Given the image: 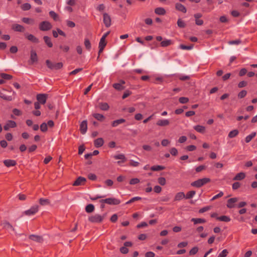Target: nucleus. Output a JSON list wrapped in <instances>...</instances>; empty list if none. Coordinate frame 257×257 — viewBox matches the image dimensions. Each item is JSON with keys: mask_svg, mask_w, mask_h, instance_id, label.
<instances>
[{"mask_svg": "<svg viewBox=\"0 0 257 257\" xmlns=\"http://www.w3.org/2000/svg\"><path fill=\"white\" fill-rule=\"evenodd\" d=\"M46 64L48 68L52 70H58L62 68L63 66L62 62H53L50 60L46 61Z\"/></svg>", "mask_w": 257, "mask_h": 257, "instance_id": "obj_1", "label": "nucleus"}, {"mask_svg": "<svg viewBox=\"0 0 257 257\" xmlns=\"http://www.w3.org/2000/svg\"><path fill=\"white\" fill-rule=\"evenodd\" d=\"M105 216L106 215L105 214L102 215L98 214L92 215L89 216L88 221L94 223H100L103 221Z\"/></svg>", "mask_w": 257, "mask_h": 257, "instance_id": "obj_2", "label": "nucleus"}, {"mask_svg": "<svg viewBox=\"0 0 257 257\" xmlns=\"http://www.w3.org/2000/svg\"><path fill=\"white\" fill-rule=\"evenodd\" d=\"M210 182V179L208 178H204L202 179H198L191 183V185L193 187L197 188H200L205 184Z\"/></svg>", "mask_w": 257, "mask_h": 257, "instance_id": "obj_3", "label": "nucleus"}, {"mask_svg": "<svg viewBox=\"0 0 257 257\" xmlns=\"http://www.w3.org/2000/svg\"><path fill=\"white\" fill-rule=\"evenodd\" d=\"M101 203H106L109 205H118L120 203V201L114 198H108L105 199L100 200Z\"/></svg>", "mask_w": 257, "mask_h": 257, "instance_id": "obj_4", "label": "nucleus"}, {"mask_svg": "<svg viewBox=\"0 0 257 257\" xmlns=\"http://www.w3.org/2000/svg\"><path fill=\"white\" fill-rule=\"evenodd\" d=\"M52 28V24L48 21H45L41 22L39 24V29L42 31H47Z\"/></svg>", "mask_w": 257, "mask_h": 257, "instance_id": "obj_5", "label": "nucleus"}, {"mask_svg": "<svg viewBox=\"0 0 257 257\" xmlns=\"http://www.w3.org/2000/svg\"><path fill=\"white\" fill-rule=\"evenodd\" d=\"M39 206L38 205H35L32 206L29 209L26 210L24 213L26 215H34L38 211Z\"/></svg>", "mask_w": 257, "mask_h": 257, "instance_id": "obj_6", "label": "nucleus"}, {"mask_svg": "<svg viewBox=\"0 0 257 257\" xmlns=\"http://www.w3.org/2000/svg\"><path fill=\"white\" fill-rule=\"evenodd\" d=\"M36 97L39 102L42 104H44L46 102L48 94L44 93L38 94Z\"/></svg>", "mask_w": 257, "mask_h": 257, "instance_id": "obj_7", "label": "nucleus"}, {"mask_svg": "<svg viewBox=\"0 0 257 257\" xmlns=\"http://www.w3.org/2000/svg\"><path fill=\"white\" fill-rule=\"evenodd\" d=\"M103 21L105 27L107 28L111 26V20L110 16L107 13H104L103 15Z\"/></svg>", "mask_w": 257, "mask_h": 257, "instance_id": "obj_8", "label": "nucleus"}, {"mask_svg": "<svg viewBox=\"0 0 257 257\" xmlns=\"http://www.w3.org/2000/svg\"><path fill=\"white\" fill-rule=\"evenodd\" d=\"M17 126L16 122L12 120H9L4 126L5 131H9L10 128H15Z\"/></svg>", "mask_w": 257, "mask_h": 257, "instance_id": "obj_9", "label": "nucleus"}, {"mask_svg": "<svg viewBox=\"0 0 257 257\" xmlns=\"http://www.w3.org/2000/svg\"><path fill=\"white\" fill-rule=\"evenodd\" d=\"M86 181V179L84 177L80 176L77 178L72 185L75 186L83 185L85 183Z\"/></svg>", "mask_w": 257, "mask_h": 257, "instance_id": "obj_10", "label": "nucleus"}, {"mask_svg": "<svg viewBox=\"0 0 257 257\" xmlns=\"http://www.w3.org/2000/svg\"><path fill=\"white\" fill-rule=\"evenodd\" d=\"M12 29L15 32H24L25 30L24 27L22 25L15 24L12 26Z\"/></svg>", "mask_w": 257, "mask_h": 257, "instance_id": "obj_11", "label": "nucleus"}, {"mask_svg": "<svg viewBox=\"0 0 257 257\" xmlns=\"http://www.w3.org/2000/svg\"><path fill=\"white\" fill-rule=\"evenodd\" d=\"M25 37L26 39H27L28 40L32 42V43H36V44L39 43V39L37 38V37H36L35 36H34L32 34H26L25 35Z\"/></svg>", "mask_w": 257, "mask_h": 257, "instance_id": "obj_12", "label": "nucleus"}, {"mask_svg": "<svg viewBox=\"0 0 257 257\" xmlns=\"http://www.w3.org/2000/svg\"><path fill=\"white\" fill-rule=\"evenodd\" d=\"M238 200V198L234 197L229 199L227 202V207L228 208H232L235 206V203Z\"/></svg>", "mask_w": 257, "mask_h": 257, "instance_id": "obj_13", "label": "nucleus"}, {"mask_svg": "<svg viewBox=\"0 0 257 257\" xmlns=\"http://www.w3.org/2000/svg\"><path fill=\"white\" fill-rule=\"evenodd\" d=\"M87 130V121L85 120L81 122L80 125V131L83 135L85 134Z\"/></svg>", "mask_w": 257, "mask_h": 257, "instance_id": "obj_14", "label": "nucleus"}, {"mask_svg": "<svg viewBox=\"0 0 257 257\" xmlns=\"http://www.w3.org/2000/svg\"><path fill=\"white\" fill-rule=\"evenodd\" d=\"M3 163L7 167H14L17 165V162L14 160H5Z\"/></svg>", "mask_w": 257, "mask_h": 257, "instance_id": "obj_15", "label": "nucleus"}, {"mask_svg": "<svg viewBox=\"0 0 257 257\" xmlns=\"http://www.w3.org/2000/svg\"><path fill=\"white\" fill-rule=\"evenodd\" d=\"M30 60L32 64L37 62L38 60L36 52L34 50L31 51Z\"/></svg>", "mask_w": 257, "mask_h": 257, "instance_id": "obj_16", "label": "nucleus"}, {"mask_svg": "<svg viewBox=\"0 0 257 257\" xmlns=\"http://www.w3.org/2000/svg\"><path fill=\"white\" fill-rule=\"evenodd\" d=\"M29 238L37 242H41L43 240L42 236L35 234H31L29 235Z\"/></svg>", "mask_w": 257, "mask_h": 257, "instance_id": "obj_17", "label": "nucleus"}, {"mask_svg": "<svg viewBox=\"0 0 257 257\" xmlns=\"http://www.w3.org/2000/svg\"><path fill=\"white\" fill-rule=\"evenodd\" d=\"M175 9L176 10L183 13H186L187 12V9L185 7L180 3H177L175 4Z\"/></svg>", "mask_w": 257, "mask_h": 257, "instance_id": "obj_18", "label": "nucleus"}, {"mask_svg": "<svg viewBox=\"0 0 257 257\" xmlns=\"http://www.w3.org/2000/svg\"><path fill=\"white\" fill-rule=\"evenodd\" d=\"M170 124V121L168 119H159L156 123V124L160 126H167Z\"/></svg>", "mask_w": 257, "mask_h": 257, "instance_id": "obj_19", "label": "nucleus"}, {"mask_svg": "<svg viewBox=\"0 0 257 257\" xmlns=\"http://www.w3.org/2000/svg\"><path fill=\"white\" fill-rule=\"evenodd\" d=\"M104 144V141L102 138H99L94 140V145L96 148L102 147Z\"/></svg>", "mask_w": 257, "mask_h": 257, "instance_id": "obj_20", "label": "nucleus"}, {"mask_svg": "<svg viewBox=\"0 0 257 257\" xmlns=\"http://www.w3.org/2000/svg\"><path fill=\"white\" fill-rule=\"evenodd\" d=\"M245 177V174L243 172H240L237 174L233 178L234 181L242 180Z\"/></svg>", "mask_w": 257, "mask_h": 257, "instance_id": "obj_21", "label": "nucleus"}, {"mask_svg": "<svg viewBox=\"0 0 257 257\" xmlns=\"http://www.w3.org/2000/svg\"><path fill=\"white\" fill-rule=\"evenodd\" d=\"M185 198V195L184 192H180L177 193L174 197V201H180Z\"/></svg>", "mask_w": 257, "mask_h": 257, "instance_id": "obj_22", "label": "nucleus"}, {"mask_svg": "<svg viewBox=\"0 0 257 257\" xmlns=\"http://www.w3.org/2000/svg\"><path fill=\"white\" fill-rule=\"evenodd\" d=\"M44 41L45 44L48 46L49 48H52L53 47V43L51 41V38L47 36H45L43 37Z\"/></svg>", "mask_w": 257, "mask_h": 257, "instance_id": "obj_23", "label": "nucleus"}, {"mask_svg": "<svg viewBox=\"0 0 257 257\" xmlns=\"http://www.w3.org/2000/svg\"><path fill=\"white\" fill-rule=\"evenodd\" d=\"M193 128L197 132L201 133V134L204 133L205 131V126H202V125H195V126H194Z\"/></svg>", "mask_w": 257, "mask_h": 257, "instance_id": "obj_24", "label": "nucleus"}, {"mask_svg": "<svg viewBox=\"0 0 257 257\" xmlns=\"http://www.w3.org/2000/svg\"><path fill=\"white\" fill-rule=\"evenodd\" d=\"M173 44L172 41L171 40L165 39L161 42V46L162 47H168Z\"/></svg>", "mask_w": 257, "mask_h": 257, "instance_id": "obj_25", "label": "nucleus"}, {"mask_svg": "<svg viewBox=\"0 0 257 257\" xmlns=\"http://www.w3.org/2000/svg\"><path fill=\"white\" fill-rule=\"evenodd\" d=\"M50 17L52 18L54 21L57 22L59 20V18L58 15L56 14L55 12L51 11L49 13Z\"/></svg>", "mask_w": 257, "mask_h": 257, "instance_id": "obj_26", "label": "nucleus"}, {"mask_svg": "<svg viewBox=\"0 0 257 257\" xmlns=\"http://www.w3.org/2000/svg\"><path fill=\"white\" fill-rule=\"evenodd\" d=\"M191 221L193 222L194 224H198V223H204L206 222V220L203 218H193L191 219Z\"/></svg>", "mask_w": 257, "mask_h": 257, "instance_id": "obj_27", "label": "nucleus"}, {"mask_svg": "<svg viewBox=\"0 0 257 257\" xmlns=\"http://www.w3.org/2000/svg\"><path fill=\"white\" fill-rule=\"evenodd\" d=\"M155 13L159 15H164L166 14L165 10L163 8H157L155 10Z\"/></svg>", "mask_w": 257, "mask_h": 257, "instance_id": "obj_28", "label": "nucleus"}, {"mask_svg": "<svg viewBox=\"0 0 257 257\" xmlns=\"http://www.w3.org/2000/svg\"><path fill=\"white\" fill-rule=\"evenodd\" d=\"M125 121V120L124 119H123V118H120V119H117V120H114L112 122V126L113 127H116L118 124L122 123L124 122Z\"/></svg>", "mask_w": 257, "mask_h": 257, "instance_id": "obj_29", "label": "nucleus"}, {"mask_svg": "<svg viewBox=\"0 0 257 257\" xmlns=\"http://www.w3.org/2000/svg\"><path fill=\"white\" fill-rule=\"evenodd\" d=\"M256 136V133L255 132H252L250 135L247 136L245 138V141L246 143H248L250 142L251 140L255 137Z\"/></svg>", "mask_w": 257, "mask_h": 257, "instance_id": "obj_30", "label": "nucleus"}, {"mask_svg": "<svg viewBox=\"0 0 257 257\" xmlns=\"http://www.w3.org/2000/svg\"><path fill=\"white\" fill-rule=\"evenodd\" d=\"M165 169V167L161 165H156L151 167V170L153 171H159L161 170H163Z\"/></svg>", "mask_w": 257, "mask_h": 257, "instance_id": "obj_31", "label": "nucleus"}, {"mask_svg": "<svg viewBox=\"0 0 257 257\" xmlns=\"http://www.w3.org/2000/svg\"><path fill=\"white\" fill-rule=\"evenodd\" d=\"M238 134L239 132L237 130H233L229 133L228 137L229 138H233L236 137Z\"/></svg>", "mask_w": 257, "mask_h": 257, "instance_id": "obj_32", "label": "nucleus"}, {"mask_svg": "<svg viewBox=\"0 0 257 257\" xmlns=\"http://www.w3.org/2000/svg\"><path fill=\"white\" fill-rule=\"evenodd\" d=\"M39 203L43 206L47 205L50 204V201L48 199L41 198L39 199Z\"/></svg>", "mask_w": 257, "mask_h": 257, "instance_id": "obj_33", "label": "nucleus"}, {"mask_svg": "<svg viewBox=\"0 0 257 257\" xmlns=\"http://www.w3.org/2000/svg\"><path fill=\"white\" fill-rule=\"evenodd\" d=\"M217 219L219 221L226 222H229L230 221V217L227 216H225V215H222V216L218 217L217 218Z\"/></svg>", "mask_w": 257, "mask_h": 257, "instance_id": "obj_34", "label": "nucleus"}, {"mask_svg": "<svg viewBox=\"0 0 257 257\" xmlns=\"http://www.w3.org/2000/svg\"><path fill=\"white\" fill-rule=\"evenodd\" d=\"M113 157L115 160H122V162H124L126 160V158H125L124 155H123L122 154L114 155V156H113Z\"/></svg>", "mask_w": 257, "mask_h": 257, "instance_id": "obj_35", "label": "nucleus"}, {"mask_svg": "<svg viewBox=\"0 0 257 257\" xmlns=\"http://www.w3.org/2000/svg\"><path fill=\"white\" fill-rule=\"evenodd\" d=\"M93 116L97 120H99V121H103L104 119V116L103 115L101 114H100V113H93Z\"/></svg>", "mask_w": 257, "mask_h": 257, "instance_id": "obj_36", "label": "nucleus"}, {"mask_svg": "<svg viewBox=\"0 0 257 257\" xmlns=\"http://www.w3.org/2000/svg\"><path fill=\"white\" fill-rule=\"evenodd\" d=\"M0 76L4 80H11L13 78V76L10 75V74H7V73H1L0 74Z\"/></svg>", "mask_w": 257, "mask_h": 257, "instance_id": "obj_37", "label": "nucleus"}, {"mask_svg": "<svg viewBox=\"0 0 257 257\" xmlns=\"http://www.w3.org/2000/svg\"><path fill=\"white\" fill-rule=\"evenodd\" d=\"M94 210V206L92 204H89L85 207V211L87 213H91Z\"/></svg>", "mask_w": 257, "mask_h": 257, "instance_id": "obj_38", "label": "nucleus"}, {"mask_svg": "<svg viewBox=\"0 0 257 257\" xmlns=\"http://www.w3.org/2000/svg\"><path fill=\"white\" fill-rule=\"evenodd\" d=\"M0 97L2 99L7 100V101H12L13 100V98L12 96H7L5 94H4L3 93H2L0 91Z\"/></svg>", "mask_w": 257, "mask_h": 257, "instance_id": "obj_39", "label": "nucleus"}, {"mask_svg": "<svg viewBox=\"0 0 257 257\" xmlns=\"http://www.w3.org/2000/svg\"><path fill=\"white\" fill-rule=\"evenodd\" d=\"M196 192L195 191H190L188 192L185 195V198L187 199H189L193 197V196L195 195Z\"/></svg>", "mask_w": 257, "mask_h": 257, "instance_id": "obj_40", "label": "nucleus"}, {"mask_svg": "<svg viewBox=\"0 0 257 257\" xmlns=\"http://www.w3.org/2000/svg\"><path fill=\"white\" fill-rule=\"evenodd\" d=\"M3 226L5 228H10L13 231L15 230V228L13 227V226L9 222L7 221H4Z\"/></svg>", "mask_w": 257, "mask_h": 257, "instance_id": "obj_41", "label": "nucleus"}, {"mask_svg": "<svg viewBox=\"0 0 257 257\" xmlns=\"http://www.w3.org/2000/svg\"><path fill=\"white\" fill-rule=\"evenodd\" d=\"M112 86L114 88L117 90H121L124 89V87L119 83H114Z\"/></svg>", "mask_w": 257, "mask_h": 257, "instance_id": "obj_42", "label": "nucleus"}, {"mask_svg": "<svg viewBox=\"0 0 257 257\" xmlns=\"http://www.w3.org/2000/svg\"><path fill=\"white\" fill-rule=\"evenodd\" d=\"M194 47V45L193 44H191L189 46H186L185 45H183V44H181L179 46V48H180L181 49H182V50H191L192 49H193Z\"/></svg>", "mask_w": 257, "mask_h": 257, "instance_id": "obj_43", "label": "nucleus"}, {"mask_svg": "<svg viewBox=\"0 0 257 257\" xmlns=\"http://www.w3.org/2000/svg\"><path fill=\"white\" fill-rule=\"evenodd\" d=\"M21 8L23 11H28L31 8V5L29 3H25L21 6Z\"/></svg>", "mask_w": 257, "mask_h": 257, "instance_id": "obj_44", "label": "nucleus"}, {"mask_svg": "<svg viewBox=\"0 0 257 257\" xmlns=\"http://www.w3.org/2000/svg\"><path fill=\"white\" fill-rule=\"evenodd\" d=\"M99 108L102 110H107L109 108V105L107 103H101L99 104Z\"/></svg>", "mask_w": 257, "mask_h": 257, "instance_id": "obj_45", "label": "nucleus"}, {"mask_svg": "<svg viewBox=\"0 0 257 257\" xmlns=\"http://www.w3.org/2000/svg\"><path fill=\"white\" fill-rule=\"evenodd\" d=\"M177 25L180 28H184L186 27V24L184 21L179 19L177 21Z\"/></svg>", "mask_w": 257, "mask_h": 257, "instance_id": "obj_46", "label": "nucleus"}, {"mask_svg": "<svg viewBox=\"0 0 257 257\" xmlns=\"http://www.w3.org/2000/svg\"><path fill=\"white\" fill-rule=\"evenodd\" d=\"M141 197H133L132 198V199H131L130 200H128V201H127L125 204H131V203H132L135 201H139V200H141Z\"/></svg>", "mask_w": 257, "mask_h": 257, "instance_id": "obj_47", "label": "nucleus"}, {"mask_svg": "<svg viewBox=\"0 0 257 257\" xmlns=\"http://www.w3.org/2000/svg\"><path fill=\"white\" fill-rule=\"evenodd\" d=\"M40 130L42 132H46L48 130L47 124L45 122H43L40 125Z\"/></svg>", "mask_w": 257, "mask_h": 257, "instance_id": "obj_48", "label": "nucleus"}, {"mask_svg": "<svg viewBox=\"0 0 257 257\" xmlns=\"http://www.w3.org/2000/svg\"><path fill=\"white\" fill-rule=\"evenodd\" d=\"M84 45H85V48L87 50H90V49H91V43L88 39H85Z\"/></svg>", "mask_w": 257, "mask_h": 257, "instance_id": "obj_49", "label": "nucleus"}, {"mask_svg": "<svg viewBox=\"0 0 257 257\" xmlns=\"http://www.w3.org/2000/svg\"><path fill=\"white\" fill-rule=\"evenodd\" d=\"M179 101L182 104H185L189 101V98L185 97H181L179 99Z\"/></svg>", "mask_w": 257, "mask_h": 257, "instance_id": "obj_50", "label": "nucleus"}, {"mask_svg": "<svg viewBox=\"0 0 257 257\" xmlns=\"http://www.w3.org/2000/svg\"><path fill=\"white\" fill-rule=\"evenodd\" d=\"M13 114L16 116H21L22 114V112L21 110L17 109L14 108L12 110Z\"/></svg>", "mask_w": 257, "mask_h": 257, "instance_id": "obj_51", "label": "nucleus"}, {"mask_svg": "<svg viewBox=\"0 0 257 257\" xmlns=\"http://www.w3.org/2000/svg\"><path fill=\"white\" fill-rule=\"evenodd\" d=\"M247 94V91L245 90H243L241 91L238 94V97L239 98H244Z\"/></svg>", "mask_w": 257, "mask_h": 257, "instance_id": "obj_52", "label": "nucleus"}, {"mask_svg": "<svg viewBox=\"0 0 257 257\" xmlns=\"http://www.w3.org/2000/svg\"><path fill=\"white\" fill-rule=\"evenodd\" d=\"M106 45V43L105 42V39L103 38H101L100 42L99 43V47H103L104 48Z\"/></svg>", "mask_w": 257, "mask_h": 257, "instance_id": "obj_53", "label": "nucleus"}, {"mask_svg": "<svg viewBox=\"0 0 257 257\" xmlns=\"http://www.w3.org/2000/svg\"><path fill=\"white\" fill-rule=\"evenodd\" d=\"M228 252L226 249H223L218 255L217 257H226Z\"/></svg>", "mask_w": 257, "mask_h": 257, "instance_id": "obj_54", "label": "nucleus"}, {"mask_svg": "<svg viewBox=\"0 0 257 257\" xmlns=\"http://www.w3.org/2000/svg\"><path fill=\"white\" fill-rule=\"evenodd\" d=\"M241 43V41L239 39H238L235 40L229 41L228 43L229 45H238L240 44Z\"/></svg>", "mask_w": 257, "mask_h": 257, "instance_id": "obj_55", "label": "nucleus"}, {"mask_svg": "<svg viewBox=\"0 0 257 257\" xmlns=\"http://www.w3.org/2000/svg\"><path fill=\"white\" fill-rule=\"evenodd\" d=\"M198 251V248L197 246L193 247L189 251L190 255H194L197 253Z\"/></svg>", "mask_w": 257, "mask_h": 257, "instance_id": "obj_56", "label": "nucleus"}, {"mask_svg": "<svg viewBox=\"0 0 257 257\" xmlns=\"http://www.w3.org/2000/svg\"><path fill=\"white\" fill-rule=\"evenodd\" d=\"M158 183L162 186H164L166 184V179L164 177H160L158 178Z\"/></svg>", "mask_w": 257, "mask_h": 257, "instance_id": "obj_57", "label": "nucleus"}, {"mask_svg": "<svg viewBox=\"0 0 257 257\" xmlns=\"http://www.w3.org/2000/svg\"><path fill=\"white\" fill-rule=\"evenodd\" d=\"M88 178L90 180L95 181L97 179V176L94 174L89 173L88 175Z\"/></svg>", "mask_w": 257, "mask_h": 257, "instance_id": "obj_58", "label": "nucleus"}, {"mask_svg": "<svg viewBox=\"0 0 257 257\" xmlns=\"http://www.w3.org/2000/svg\"><path fill=\"white\" fill-rule=\"evenodd\" d=\"M37 146L36 145H32L28 148V152L32 153L36 150Z\"/></svg>", "mask_w": 257, "mask_h": 257, "instance_id": "obj_59", "label": "nucleus"}, {"mask_svg": "<svg viewBox=\"0 0 257 257\" xmlns=\"http://www.w3.org/2000/svg\"><path fill=\"white\" fill-rule=\"evenodd\" d=\"M6 140L8 141H11L13 139V135L10 133H8L5 135Z\"/></svg>", "mask_w": 257, "mask_h": 257, "instance_id": "obj_60", "label": "nucleus"}, {"mask_svg": "<svg viewBox=\"0 0 257 257\" xmlns=\"http://www.w3.org/2000/svg\"><path fill=\"white\" fill-rule=\"evenodd\" d=\"M241 186V184L238 182H236L232 184V187L233 190H236L238 189Z\"/></svg>", "mask_w": 257, "mask_h": 257, "instance_id": "obj_61", "label": "nucleus"}, {"mask_svg": "<svg viewBox=\"0 0 257 257\" xmlns=\"http://www.w3.org/2000/svg\"><path fill=\"white\" fill-rule=\"evenodd\" d=\"M140 182V180L138 178H133L131 179L130 181V184L131 185H135Z\"/></svg>", "mask_w": 257, "mask_h": 257, "instance_id": "obj_62", "label": "nucleus"}, {"mask_svg": "<svg viewBox=\"0 0 257 257\" xmlns=\"http://www.w3.org/2000/svg\"><path fill=\"white\" fill-rule=\"evenodd\" d=\"M206 166H204V165H200L198 167H197L195 169V170H196V172H201L202 170H204L206 169Z\"/></svg>", "mask_w": 257, "mask_h": 257, "instance_id": "obj_63", "label": "nucleus"}, {"mask_svg": "<svg viewBox=\"0 0 257 257\" xmlns=\"http://www.w3.org/2000/svg\"><path fill=\"white\" fill-rule=\"evenodd\" d=\"M18 48L17 46H13L10 49V51L12 54H15L18 52Z\"/></svg>", "mask_w": 257, "mask_h": 257, "instance_id": "obj_64", "label": "nucleus"}]
</instances>
